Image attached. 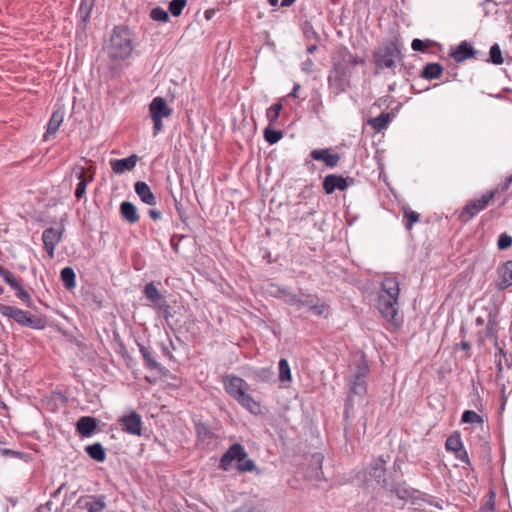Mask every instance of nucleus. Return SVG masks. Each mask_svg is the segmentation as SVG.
Masks as SVG:
<instances>
[{
	"label": "nucleus",
	"instance_id": "nucleus-43",
	"mask_svg": "<svg viewBox=\"0 0 512 512\" xmlns=\"http://www.w3.org/2000/svg\"><path fill=\"white\" fill-rule=\"evenodd\" d=\"M237 469L240 472H253V471H256L258 474L260 473V471L257 469V467L255 465V462L252 459L247 458V456L245 457V460L240 461L237 464Z\"/></svg>",
	"mask_w": 512,
	"mask_h": 512
},
{
	"label": "nucleus",
	"instance_id": "nucleus-27",
	"mask_svg": "<svg viewBox=\"0 0 512 512\" xmlns=\"http://www.w3.org/2000/svg\"><path fill=\"white\" fill-rule=\"evenodd\" d=\"M97 427V421L93 417L84 416L77 422V431L82 436H90Z\"/></svg>",
	"mask_w": 512,
	"mask_h": 512
},
{
	"label": "nucleus",
	"instance_id": "nucleus-60",
	"mask_svg": "<svg viewBox=\"0 0 512 512\" xmlns=\"http://www.w3.org/2000/svg\"><path fill=\"white\" fill-rule=\"evenodd\" d=\"M162 352L163 354L168 357L169 359H173V354L169 351V349L166 346H162Z\"/></svg>",
	"mask_w": 512,
	"mask_h": 512
},
{
	"label": "nucleus",
	"instance_id": "nucleus-36",
	"mask_svg": "<svg viewBox=\"0 0 512 512\" xmlns=\"http://www.w3.org/2000/svg\"><path fill=\"white\" fill-rule=\"evenodd\" d=\"M278 369H279V380L281 382H287L291 381L292 375L289 363L286 359H280L278 363Z\"/></svg>",
	"mask_w": 512,
	"mask_h": 512
},
{
	"label": "nucleus",
	"instance_id": "nucleus-63",
	"mask_svg": "<svg viewBox=\"0 0 512 512\" xmlns=\"http://www.w3.org/2000/svg\"><path fill=\"white\" fill-rule=\"evenodd\" d=\"M461 348H462L463 350H469V349H470V344H469V342H467V341H463V342H461Z\"/></svg>",
	"mask_w": 512,
	"mask_h": 512
},
{
	"label": "nucleus",
	"instance_id": "nucleus-34",
	"mask_svg": "<svg viewBox=\"0 0 512 512\" xmlns=\"http://www.w3.org/2000/svg\"><path fill=\"white\" fill-rule=\"evenodd\" d=\"M445 447L447 451H451L453 453L459 451L463 447V442L461 440L460 434L454 433L450 435L445 442Z\"/></svg>",
	"mask_w": 512,
	"mask_h": 512
},
{
	"label": "nucleus",
	"instance_id": "nucleus-56",
	"mask_svg": "<svg viewBox=\"0 0 512 512\" xmlns=\"http://www.w3.org/2000/svg\"><path fill=\"white\" fill-rule=\"evenodd\" d=\"M299 90H300V84H295L292 91L289 93V97L298 98Z\"/></svg>",
	"mask_w": 512,
	"mask_h": 512
},
{
	"label": "nucleus",
	"instance_id": "nucleus-59",
	"mask_svg": "<svg viewBox=\"0 0 512 512\" xmlns=\"http://www.w3.org/2000/svg\"><path fill=\"white\" fill-rule=\"evenodd\" d=\"M214 13H215V10H213V9L206 10L204 12L205 19L210 20L213 17Z\"/></svg>",
	"mask_w": 512,
	"mask_h": 512
},
{
	"label": "nucleus",
	"instance_id": "nucleus-18",
	"mask_svg": "<svg viewBox=\"0 0 512 512\" xmlns=\"http://www.w3.org/2000/svg\"><path fill=\"white\" fill-rule=\"evenodd\" d=\"M138 162V156L132 154L127 158L113 159L110 161L111 169L115 174H122L126 171L134 169Z\"/></svg>",
	"mask_w": 512,
	"mask_h": 512
},
{
	"label": "nucleus",
	"instance_id": "nucleus-23",
	"mask_svg": "<svg viewBox=\"0 0 512 512\" xmlns=\"http://www.w3.org/2000/svg\"><path fill=\"white\" fill-rule=\"evenodd\" d=\"M335 64H342L346 70L351 71V68L364 64V59L357 55L352 54L349 50L343 49L340 51V59Z\"/></svg>",
	"mask_w": 512,
	"mask_h": 512
},
{
	"label": "nucleus",
	"instance_id": "nucleus-58",
	"mask_svg": "<svg viewBox=\"0 0 512 512\" xmlns=\"http://www.w3.org/2000/svg\"><path fill=\"white\" fill-rule=\"evenodd\" d=\"M175 208L180 216L181 219H183V209L180 205V203L175 199Z\"/></svg>",
	"mask_w": 512,
	"mask_h": 512
},
{
	"label": "nucleus",
	"instance_id": "nucleus-3",
	"mask_svg": "<svg viewBox=\"0 0 512 512\" xmlns=\"http://www.w3.org/2000/svg\"><path fill=\"white\" fill-rule=\"evenodd\" d=\"M223 385L227 394L244 409L255 415L261 412L260 404L247 393L249 385L244 379L236 375H226L223 377Z\"/></svg>",
	"mask_w": 512,
	"mask_h": 512
},
{
	"label": "nucleus",
	"instance_id": "nucleus-54",
	"mask_svg": "<svg viewBox=\"0 0 512 512\" xmlns=\"http://www.w3.org/2000/svg\"><path fill=\"white\" fill-rule=\"evenodd\" d=\"M485 10V15L489 13L490 7L494 8L496 6V3L493 0H485L481 3Z\"/></svg>",
	"mask_w": 512,
	"mask_h": 512
},
{
	"label": "nucleus",
	"instance_id": "nucleus-8",
	"mask_svg": "<svg viewBox=\"0 0 512 512\" xmlns=\"http://www.w3.org/2000/svg\"><path fill=\"white\" fill-rule=\"evenodd\" d=\"M149 114L153 121V134L156 136L163 128L162 120L172 114V109L162 97H155L149 105Z\"/></svg>",
	"mask_w": 512,
	"mask_h": 512
},
{
	"label": "nucleus",
	"instance_id": "nucleus-17",
	"mask_svg": "<svg viewBox=\"0 0 512 512\" xmlns=\"http://www.w3.org/2000/svg\"><path fill=\"white\" fill-rule=\"evenodd\" d=\"M310 156L313 160L323 161L329 168L336 167L340 161V155L337 153H331L330 148L314 149L310 152Z\"/></svg>",
	"mask_w": 512,
	"mask_h": 512
},
{
	"label": "nucleus",
	"instance_id": "nucleus-15",
	"mask_svg": "<svg viewBox=\"0 0 512 512\" xmlns=\"http://www.w3.org/2000/svg\"><path fill=\"white\" fill-rule=\"evenodd\" d=\"M76 177L79 179L75 190V197L80 200L86 194V188L88 183L94 180V171L91 169H86L84 167L77 166L75 169Z\"/></svg>",
	"mask_w": 512,
	"mask_h": 512
},
{
	"label": "nucleus",
	"instance_id": "nucleus-28",
	"mask_svg": "<svg viewBox=\"0 0 512 512\" xmlns=\"http://www.w3.org/2000/svg\"><path fill=\"white\" fill-rule=\"evenodd\" d=\"M85 450L92 459L98 462H103L106 459L105 449L100 443L88 445Z\"/></svg>",
	"mask_w": 512,
	"mask_h": 512
},
{
	"label": "nucleus",
	"instance_id": "nucleus-25",
	"mask_svg": "<svg viewBox=\"0 0 512 512\" xmlns=\"http://www.w3.org/2000/svg\"><path fill=\"white\" fill-rule=\"evenodd\" d=\"M484 209L480 206L477 199L469 201L461 210L459 219L462 222H468L472 218H474L480 211Z\"/></svg>",
	"mask_w": 512,
	"mask_h": 512
},
{
	"label": "nucleus",
	"instance_id": "nucleus-33",
	"mask_svg": "<svg viewBox=\"0 0 512 512\" xmlns=\"http://www.w3.org/2000/svg\"><path fill=\"white\" fill-rule=\"evenodd\" d=\"M94 2L95 0H81L78 9V16L80 17L82 23L85 24L90 18L92 9L94 7Z\"/></svg>",
	"mask_w": 512,
	"mask_h": 512
},
{
	"label": "nucleus",
	"instance_id": "nucleus-4",
	"mask_svg": "<svg viewBox=\"0 0 512 512\" xmlns=\"http://www.w3.org/2000/svg\"><path fill=\"white\" fill-rule=\"evenodd\" d=\"M282 297L286 304L297 309L306 308L315 316H323L329 309V305L321 301L317 294H311L303 290H299L297 293L283 290Z\"/></svg>",
	"mask_w": 512,
	"mask_h": 512
},
{
	"label": "nucleus",
	"instance_id": "nucleus-29",
	"mask_svg": "<svg viewBox=\"0 0 512 512\" xmlns=\"http://www.w3.org/2000/svg\"><path fill=\"white\" fill-rule=\"evenodd\" d=\"M139 350H140L141 355L143 356L146 366L148 368L162 371L160 364L154 359L150 348H148L142 344H139Z\"/></svg>",
	"mask_w": 512,
	"mask_h": 512
},
{
	"label": "nucleus",
	"instance_id": "nucleus-64",
	"mask_svg": "<svg viewBox=\"0 0 512 512\" xmlns=\"http://www.w3.org/2000/svg\"><path fill=\"white\" fill-rule=\"evenodd\" d=\"M271 6H277L279 0H267Z\"/></svg>",
	"mask_w": 512,
	"mask_h": 512
},
{
	"label": "nucleus",
	"instance_id": "nucleus-31",
	"mask_svg": "<svg viewBox=\"0 0 512 512\" xmlns=\"http://www.w3.org/2000/svg\"><path fill=\"white\" fill-rule=\"evenodd\" d=\"M443 67L438 63H429L424 66L422 76L426 79H437L441 76Z\"/></svg>",
	"mask_w": 512,
	"mask_h": 512
},
{
	"label": "nucleus",
	"instance_id": "nucleus-5",
	"mask_svg": "<svg viewBox=\"0 0 512 512\" xmlns=\"http://www.w3.org/2000/svg\"><path fill=\"white\" fill-rule=\"evenodd\" d=\"M132 40L128 29L115 27L110 38L108 54L113 59H124L132 52Z\"/></svg>",
	"mask_w": 512,
	"mask_h": 512
},
{
	"label": "nucleus",
	"instance_id": "nucleus-52",
	"mask_svg": "<svg viewBox=\"0 0 512 512\" xmlns=\"http://www.w3.org/2000/svg\"><path fill=\"white\" fill-rule=\"evenodd\" d=\"M314 62L311 59H307L302 63V70L306 73H311L313 71Z\"/></svg>",
	"mask_w": 512,
	"mask_h": 512
},
{
	"label": "nucleus",
	"instance_id": "nucleus-39",
	"mask_svg": "<svg viewBox=\"0 0 512 512\" xmlns=\"http://www.w3.org/2000/svg\"><path fill=\"white\" fill-rule=\"evenodd\" d=\"M461 421L464 423H472L483 425L484 420L482 416L472 410H465L462 414Z\"/></svg>",
	"mask_w": 512,
	"mask_h": 512
},
{
	"label": "nucleus",
	"instance_id": "nucleus-44",
	"mask_svg": "<svg viewBox=\"0 0 512 512\" xmlns=\"http://www.w3.org/2000/svg\"><path fill=\"white\" fill-rule=\"evenodd\" d=\"M150 17L154 21L167 22L169 20V14L161 7H155L150 12Z\"/></svg>",
	"mask_w": 512,
	"mask_h": 512
},
{
	"label": "nucleus",
	"instance_id": "nucleus-20",
	"mask_svg": "<svg viewBox=\"0 0 512 512\" xmlns=\"http://www.w3.org/2000/svg\"><path fill=\"white\" fill-rule=\"evenodd\" d=\"M64 119V111L61 109L55 110L47 124V130L43 136L44 140L47 141L51 136H54L59 130Z\"/></svg>",
	"mask_w": 512,
	"mask_h": 512
},
{
	"label": "nucleus",
	"instance_id": "nucleus-7",
	"mask_svg": "<svg viewBox=\"0 0 512 512\" xmlns=\"http://www.w3.org/2000/svg\"><path fill=\"white\" fill-rule=\"evenodd\" d=\"M0 314L6 318L13 319L19 325L30 328H40V320L35 318L30 312L20 308L0 304Z\"/></svg>",
	"mask_w": 512,
	"mask_h": 512
},
{
	"label": "nucleus",
	"instance_id": "nucleus-13",
	"mask_svg": "<svg viewBox=\"0 0 512 512\" xmlns=\"http://www.w3.org/2000/svg\"><path fill=\"white\" fill-rule=\"evenodd\" d=\"M351 71L346 70L342 64H334L332 75L329 77V85L337 90V93L345 91L347 79Z\"/></svg>",
	"mask_w": 512,
	"mask_h": 512
},
{
	"label": "nucleus",
	"instance_id": "nucleus-50",
	"mask_svg": "<svg viewBox=\"0 0 512 512\" xmlns=\"http://www.w3.org/2000/svg\"><path fill=\"white\" fill-rule=\"evenodd\" d=\"M455 454V457L459 460H461L462 462L466 463V464H470V460H469V457H468V454H467V451L463 449V447L457 451Z\"/></svg>",
	"mask_w": 512,
	"mask_h": 512
},
{
	"label": "nucleus",
	"instance_id": "nucleus-26",
	"mask_svg": "<svg viewBox=\"0 0 512 512\" xmlns=\"http://www.w3.org/2000/svg\"><path fill=\"white\" fill-rule=\"evenodd\" d=\"M85 499L84 508L88 512H101L106 508L104 495H89Z\"/></svg>",
	"mask_w": 512,
	"mask_h": 512
},
{
	"label": "nucleus",
	"instance_id": "nucleus-45",
	"mask_svg": "<svg viewBox=\"0 0 512 512\" xmlns=\"http://www.w3.org/2000/svg\"><path fill=\"white\" fill-rule=\"evenodd\" d=\"M511 245H512V236H510L507 233L500 234L498 241H497L498 248L500 250H505V249L510 248Z\"/></svg>",
	"mask_w": 512,
	"mask_h": 512
},
{
	"label": "nucleus",
	"instance_id": "nucleus-35",
	"mask_svg": "<svg viewBox=\"0 0 512 512\" xmlns=\"http://www.w3.org/2000/svg\"><path fill=\"white\" fill-rule=\"evenodd\" d=\"M402 210L404 219L406 220L405 227L406 229L411 230L412 226L419 221L420 215L419 213L411 210L408 206H404Z\"/></svg>",
	"mask_w": 512,
	"mask_h": 512
},
{
	"label": "nucleus",
	"instance_id": "nucleus-55",
	"mask_svg": "<svg viewBox=\"0 0 512 512\" xmlns=\"http://www.w3.org/2000/svg\"><path fill=\"white\" fill-rule=\"evenodd\" d=\"M149 216L153 219V220H159L161 217H162V214L160 211L158 210H154V209H151L149 210Z\"/></svg>",
	"mask_w": 512,
	"mask_h": 512
},
{
	"label": "nucleus",
	"instance_id": "nucleus-12",
	"mask_svg": "<svg viewBox=\"0 0 512 512\" xmlns=\"http://www.w3.org/2000/svg\"><path fill=\"white\" fill-rule=\"evenodd\" d=\"M354 183V179L343 177L336 174H329L323 180V189L326 194H332L335 190L344 191L349 185Z\"/></svg>",
	"mask_w": 512,
	"mask_h": 512
},
{
	"label": "nucleus",
	"instance_id": "nucleus-41",
	"mask_svg": "<svg viewBox=\"0 0 512 512\" xmlns=\"http://www.w3.org/2000/svg\"><path fill=\"white\" fill-rule=\"evenodd\" d=\"M187 5V0H172L169 3V12L174 17H178L181 15L183 9Z\"/></svg>",
	"mask_w": 512,
	"mask_h": 512
},
{
	"label": "nucleus",
	"instance_id": "nucleus-30",
	"mask_svg": "<svg viewBox=\"0 0 512 512\" xmlns=\"http://www.w3.org/2000/svg\"><path fill=\"white\" fill-rule=\"evenodd\" d=\"M389 122H390L389 113H381L379 116L368 120V124L375 131H382V130L386 129Z\"/></svg>",
	"mask_w": 512,
	"mask_h": 512
},
{
	"label": "nucleus",
	"instance_id": "nucleus-42",
	"mask_svg": "<svg viewBox=\"0 0 512 512\" xmlns=\"http://www.w3.org/2000/svg\"><path fill=\"white\" fill-rule=\"evenodd\" d=\"M489 61L495 65H501L503 63L501 49L498 44H493L489 51Z\"/></svg>",
	"mask_w": 512,
	"mask_h": 512
},
{
	"label": "nucleus",
	"instance_id": "nucleus-11",
	"mask_svg": "<svg viewBox=\"0 0 512 512\" xmlns=\"http://www.w3.org/2000/svg\"><path fill=\"white\" fill-rule=\"evenodd\" d=\"M494 285L498 291H504L512 286V260L497 267Z\"/></svg>",
	"mask_w": 512,
	"mask_h": 512
},
{
	"label": "nucleus",
	"instance_id": "nucleus-6",
	"mask_svg": "<svg viewBox=\"0 0 512 512\" xmlns=\"http://www.w3.org/2000/svg\"><path fill=\"white\" fill-rule=\"evenodd\" d=\"M401 59L402 55L400 48L393 41L383 44L374 54L375 65L379 69H394Z\"/></svg>",
	"mask_w": 512,
	"mask_h": 512
},
{
	"label": "nucleus",
	"instance_id": "nucleus-22",
	"mask_svg": "<svg viewBox=\"0 0 512 512\" xmlns=\"http://www.w3.org/2000/svg\"><path fill=\"white\" fill-rule=\"evenodd\" d=\"M476 51L466 42H461L450 53L451 57L458 63L474 56Z\"/></svg>",
	"mask_w": 512,
	"mask_h": 512
},
{
	"label": "nucleus",
	"instance_id": "nucleus-40",
	"mask_svg": "<svg viewBox=\"0 0 512 512\" xmlns=\"http://www.w3.org/2000/svg\"><path fill=\"white\" fill-rule=\"evenodd\" d=\"M282 137L283 133L280 130L273 129L270 126L264 129V138L269 144L277 143Z\"/></svg>",
	"mask_w": 512,
	"mask_h": 512
},
{
	"label": "nucleus",
	"instance_id": "nucleus-51",
	"mask_svg": "<svg viewBox=\"0 0 512 512\" xmlns=\"http://www.w3.org/2000/svg\"><path fill=\"white\" fill-rule=\"evenodd\" d=\"M394 492L401 499H405L412 495V492L406 488L397 487L395 488Z\"/></svg>",
	"mask_w": 512,
	"mask_h": 512
},
{
	"label": "nucleus",
	"instance_id": "nucleus-1",
	"mask_svg": "<svg viewBox=\"0 0 512 512\" xmlns=\"http://www.w3.org/2000/svg\"><path fill=\"white\" fill-rule=\"evenodd\" d=\"M369 371V365L364 356L357 358L350 365L347 378L349 393L345 404L346 412L353 408V402L356 396L362 400L366 395Z\"/></svg>",
	"mask_w": 512,
	"mask_h": 512
},
{
	"label": "nucleus",
	"instance_id": "nucleus-37",
	"mask_svg": "<svg viewBox=\"0 0 512 512\" xmlns=\"http://www.w3.org/2000/svg\"><path fill=\"white\" fill-rule=\"evenodd\" d=\"M0 277L12 288H18L20 281L15 277V275L9 271L8 269L0 266Z\"/></svg>",
	"mask_w": 512,
	"mask_h": 512
},
{
	"label": "nucleus",
	"instance_id": "nucleus-53",
	"mask_svg": "<svg viewBox=\"0 0 512 512\" xmlns=\"http://www.w3.org/2000/svg\"><path fill=\"white\" fill-rule=\"evenodd\" d=\"M233 512H256V511L252 505L245 504V505L238 507Z\"/></svg>",
	"mask_w": 512,
	"mask_h": 512
},
{
	"label": "nucleus",
	"instance_id": "nucleus-19",
	"mask_svg": "<svg viewBox=\"0 0 512 512\" xmlns=\"http://www.w3.org/2000/svg\"><path fill=\"white\" fill-rule=\"evenodd\" d=\"M385 465H386V460L382 456L374 459L370 463L369 474L371 477L376 479L379 483H382V485L384 487H387L388 483H387L386 479L384 478L385 472H386Z\"/></svg>",
	"mask_w": 512,
	"mask_h": 512
},
{
	"label": "nucleus",
	"instance_id": "nucleus-46",
	"mask_svg": "<svg viewBox=\"0 0 512 512\" xmlns=\"http://www.w3.org/2000/svg\"><path fill=\"white\" fill-rule=\"evenodd\" d=\"M14 290L17 291L16 296L22 300L24 303H26L28 306L32 303L31 295L23 288L21 283L18 285V288H15Z\"/></svg>",
	"mask_w": 512,
	"mask_h": 512
},
{
	"label": "nucleus",
	"instance_id": "nucleus-21",
	"mask_svg": "<svg viewBox=\"0 0 512 512\" xmlns=\"http://www.w3.org/2000/svg\"><path fill=\"white\" fill-rule=\"evenodd\" d=\"M135 192L141 199V201L147 205L154 206L156 205V197L152 193L150 187L147 185V183L143 181H138L135 183Z\"/></svg>",
	"mask_w": 512,
	"mask_h": 512
},
{
	"label": "nucleus",
	"instance_id": "nucleus-47",
	"mask_svg": "<svg viewBox=\"0 0 512 512\" xmlns=\"http://www.w3.org/2000/svg\"><path fill=\"white\" fill-rule=\"evenodd\" d=\"M498 189L492 190L490 192H487L481 196V198L477 199L480 206H482L483 209H485L490 201L495 197L497 194Z\"/></svg>",
	"mask_w": 512,
	"mask_h": 512
},
{
	"label": "nucleus",
	"instance_id": "nucleus-14",
	"mask_svg": "<svg viewBox=\"0 0 512 512\" xmlns=\"http://www.w3.org/2000/svg\"><path fill=\"white\" fill-rule=\"evenodd\" d=\"M119 422L123 426V431L131 435L140 436L142 434V419L135 411H131L127 415H123Z\"/></svg>",
	"mask_w": 512,
	"mask_h": 512
},
{
	"label": "nucleus",
	"instance_id": "nucleus-61",
	"mask_svg": "<svg viewBox=\"0 0 512 512\" xmlns=\"http://www.w3.org/2000/svg\"><path fill=\"white\" fill-rule=\"evenodd\" d=\"M317 48H318L317 44H312V45L308 46L307 53L312 54L317 50Z\"/></svg>",
	"mask_w": 512,
	"mask_h": 512
},
{
	"label": "nucleus",
	"instance_id": "nucleus-57",
	"mask_svg": "<svg viewBox=\"0 0 512 512\" xmlns=\"http://www.w3.org/2000/svg\"><path fill=\"white\" fill-rule=\"evenodd\" d=\"M511 183H512V176H509L508 178H506L505 183L501 187V190L502 191L508 190Z\"/></svg>",
	"mask_w": 512,
	"mask_h": 512
},
{
	"label": "nucleus",
	"instance_id": "nucleus-49",
	"mask_svg": "<svg viewBox=\"0 0 512 512\" xmlns=\"http://www.w3.org/2000/svg\"><path fill=\"white\" fill-rule=\"evenodd\" d=\"M411 47L415 51H425L428 48V45L426 42L420 40V39H414L412 41Z\"/></svg>",
	"mask_w": 512,
	"mask_h": 512
},
{
	"label": "nucleus",
	"instance_id": "nucleus-2",
	"mask_svg": "<svg viewBox=\"0 0 512 512\" xmlns=\"http://www.w3.org/2000/svg\"><path fill=\"white\" fill-rule=\"evenodd\" d=\"M399 282L394 277H386L378 292L377 309L389 322L396 323L399 306Z\"/></svg>",
	"mask_w": 512,
	"mask_h": 512
},
{
	"label": "nucleus",
	"instance_id": "nucleus-24",
	"mask_svg": "<svg viewBox=\"0 0 512 512\" xmlns=\"http://www.w3.org/2000/svg\"><path fill=\"white\" fill-rule=\"evenodd\" d=\"M120 214L130 224H135L139 221L137 208L129 201H124L120 204Z\"/></svg>",
	"mask_w": 512,
	"mask_h": 512
},
{
	"label": "nucleus",
	"instance_id": "nucleus-62",
	"mask_svg": "<svg viewBox=\"0 0 512 512\" xmlns=\"http://www.w3.org/2000/svg\"><path fill=\"white\" fill-rule=\"evenodd\" d=\"M296 0H282L281 6L283 7H289L291 6Z\"/></svg>",
	"mask_w": 512,
	"mask_h": 512
},
{
	"label": "nucleus",
	"instance_id": "nucleus-48",
	"mask_svg": "<svg viewBox=\"0 0 512 512\" xmlns=\"http://www.w3.org/2000/svg\"><path fill=\"white\" fill-rule=\"evenodd\" d=\"M197 434H198V437L202 440L212 439V437H213L210 429L204 424L197 426Z\"/></svg>",
	"mask_w": 512,
	"mask_h": 512
},
{
	"label": "nucleus",
	"instance_id": "nucleus-10",
	"mask_svg": "<svg viewBox=\"0 0 512 512\" xmlns=\"http://www.w3.org/2000/svg\"><path fill=\"white\" fill-rule=\"evenodd\" d=\"M246 456L247 453L244 447L239 443H235L223 454L220 459L219 467L224 471H228L234 461L238 464L240 461L245 460Z\"/></svg>",
	"mask_w": 512,
	"mask_h": 512
},
{
	"label": "nucleus",
	"instance_id": "nucleus-32",
	"mask_svg": "<svg viewBox=\"0 0 512 512\" xmlns=\"http://www.w3.org/2000/svg\"><path fill=\"white\" fill-rule=\"evenodd\" d=\"M60 277H61V280H62L64 286L68 290H71L76 286V281H75L76 275H75L73 268H71V267L63 268L61 270Z\"/></svg>",
	"mask_w": 512,
	"mask_h": 512
},
{
	"label": "nucleus",
	"instance_id": "nucleus-16",
	"mask_svg": "<svg viewBox=\"0 0 512 512\" xmlns=\"http://www.w3.org/2000/svg\"><path fill=\"white\" fill-rule=\"evenodd\" d=\"M143 293L145 297L151 301L158 309L167 312L169 308L167 301L153 283L146 284Z\"/></svg>",
	"mask_w": 512,
	"mask_h": 512
},
{
	"label": "nucleus",
	"instance_id": "nucleus-9",
	"mask_svg": "<svg viewBox=\"0 0 512 512\" xmlns=\"http://www.w3.org/2000/svg\"><path fill=\"white\" fill-rule=\"evenodd\" d=\"M63 233L64 226L62 225L57 228L50 227L43 231L42 241L50 259L54 258L55 248L62 240Z\"/></svg>",
	"mask_w": 512,
	"mask_h": 512
},
{
	"label": "nucleus",
	"instance_id": "nucleus-38",
	"mask_svg": "<svg viewBox=\"0 0 512 512\" xmlns=\"http://www.w3.org/2000/svg\"><path fill=\"white\" fill-rule=\"evenodd\" d=\"M282 109L283 105L281 102H277L267 109L266 117L270 124H274L278 120Z\"/></svg>",
	"mask_w": 512,
	"mask_h": 512
}]
</instances>
